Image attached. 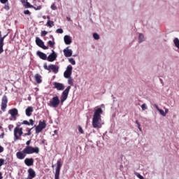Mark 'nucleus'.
I'll return each instance as SVG.
<instances>
[{
	"mask_svg": "<svg viewBox=\"0 0 179 179\" xmlns=\"http://www.w3.org/2000/svg\"><path fill=\"white\" fill-rule=\"evenodd\" d=\"M101 114H103V109L96 108L92 117L93 128H101Z\"/></svg>",
	"mask_w": 179,
	"mask_h": 179,
	"instance_id": "nucleus-1",
	"label": "nucleus"
},
{
	"mask_svg": "<svg viewBox=\"0 0 179 179\" xmlns=\"http://www.w3.org/2000/svg\"><path fill=\"white\" fill-rule=\"evenodd\" d=\"M43 68L46 71H49V72H54L55 73H57L59 71V66L55 64H50L49 66L47 65V63L43 64Z\"/></svg>",
	"mask_w": 179,
	"mask_h": 179,
	"instance_id": "nucleus-2",
	"label": "nucleus"
},
{
	"mask_svg": "<svg viewBox=\"0 0 179 179\" xmlns=\"http://www.w3.org/2000/svg\"><path fill=\"white\" fill-rule=\"evenodd\" d=\"M59 103H61V101H59V97H58V96H56L50 99V101H49V106L50 107H52L53 108H57L58 106H59Z\"/></svg>",
	"mask_w": 179,
	"mask_h": 179,
	"instance_id": "nucleus-3",
	"label": "nucleus"
},
{
	"mask_svg": "<svg viewBox=\"0 0 179 179\" xmlns=\"http://www.w3.org/2000/svg\"><path fill=\"white\" fill-rule=\"evenodd\" d=\"M23 135V128L15 127L14 129V139L15 141H19L20 137Z\"/></svg>",
	"mask_w": 179,
	"mask_h": 179,
	"instance_id": "nucleus-4",
	"label": "nucleus"
},
{
	"mask_svg": "<svg viewBox=\"0 0 179 179\" xmlns=\"http://www.w3.org/2000/svg\"><path fill=\"white\" fill-rule=\"evenodd\" d=\"M69 90H71V86H68L65 90L63 91L60 97V103L64 104L66 99H68V94H69Z\"/></svg>",
	"mask_w": 179,
	"mask_h": 179,
	"instance_id": "nucleus-5",
	"label": "nucleus"
},
{
	"mask_svg": "<svg viewBox=\"0 0 179 179\" xmlns=\"http://www.w3.org/2000/svg\"><path fill=\"white\" fill-rule=\"evenodd\" d=\"M47 127V124L45 123V120L39 121V124L38 126L35 127L36 134H40L43 131V129H45Z\"/></svg>",
	"mask_w": 179,
	"mask_h": 179,
	"instance_id": "nucleus-6",
	"label": "nucleus"
},
{
	"mask_svg": "<svg viewBox=\"0 0 179 179\" xmlns=\"http://www.w3.org/2000/svg\"><path fill=\"white\" fill-rule=\"evenodd\" d=\"M6 107H8V96H6V95H3L1 99V109L3 113L6 111Z\"/></svg>",
	"mask_w": 179,
	"mask_h": 179,
	"instance_id": "nucleus-7",
	"label": "nucleus"
},
{
	"mask_svg": "<svg viewBox=\"0 0 179 179\" xmlns=\"http://www.w3.org/2000/svg\"><path fill=\"white\" fill-rule=\"evenodd\" d=\"M61 167H62V164L61 163V159H59L57 162V168L55 173V179H59V173L61 171Z\"/></svg>",
	"mask_w": 179,
	"mask_h": 179,
	"instance_id": "nucleus-8",
	"label": "nucleus"
},
{
	"mask_svg": "<svg viewBox=\"0 0 179 179\" xmlns=\"http://www.w3.org/2000/svg\"><path fill=\"white\" fill-rule=\"evenodd\" d=\"M36 44L43 50H48V47L45 46L44 42L38 37L36 38Z\"/></svg>",
	"mask_w": 179,
	"mask_h": 179,
	"instance_id": "nucleus-9",
	"label": "nucleus"
},
{
	"mask_svg": "<svg viewBox=\"0 0 179 179\" xmlns=\"http://www.w3.org/2000/svg\"><path fill=\"white\" fill-rule=\"evenodd\" d=\"M72 66L69 65L66 69V71L64 73V78H66V79L71 78V75H72Z\"/></svg>",
	"mask_w": 179,
	"mask_h": 179,
	"instance_id": "nucleus-10",
	"label": "nucleus"
},
{
	"mask_svg": "<svg viewBox=\"0 0 179 179\" xmlns=\"http://www.w3.org/2000/svg\"><path fill=\"white\" fill-rule=\"evenodd\" d=\"M46 59L49 62H54V61L57 59V53H55V51L52 50V53L47 57Z\"/></svg>",
	"mask_w": 179,
	"mask_h": 179,
	"instance_id": "nucleus-11",
	"label": "nucleus"
},
{
	"mask_svg": "<svg viewBox=\"0 0 179 179\" xmlns=\"http://www.w3.org/2000/svg\"><path fill=\"white\" fill-rule=\"evenodd\" d=\"M53 86L55 89H57V90H64L65 89L64 84L60 83L55 82L53 83Z\"/></svg>",
	"mask_w": 179,
	"mask_h": 179,
	"instance_id": "nucleus-12",
	"label": "nucleus"
},
{
	"mask_svg": "<svg viewBox=\"0 0 179 179\" xmlns=\"http://www.w3.org/2000/svg\"><path fill=\"white\" fill-rule=\"evenodd\" d=\"M26 153H24V150L22 151H19L16 153V157L19 160H23L26 157Z\"/></svg>",
	"mask_w": 179,
	"mask_h": 179,
	"instance_id": "nucleus-13",
	"label": "nucleus"
},
{
	"mask_svg": "<svg viewBox=\"0 0 179 179\" xmlns=\"http://www.w3.org/2000/svg\"><path fill=\"white\" fill-rule=\"evenodd\" d=\"M8 113L10 114L12 118H13L14 121H16V116L18 114L17 109L13 108L8 110Z\"/></svg>",
	"mask_w": 179,
	"mask_h": 179,
	"instance_id": "nucleus-14",
	"label": "nucleus"
},
{
	"mask_svg": "<svg viewBox=\"0 0 179 179\" xmlns=\"http://www.w3.org/2000/svg\"><path fill=\"white\" fill-rule=\"evenodd\" d=\"M24 163L28 167H30L34 164V159L33 158H26L24 161Z\"/></svg>",
	"mask_w": 179,
	"mask_h": 179,
	"instance_id": "nucleus-15",
	"label": "nucleus"
},
{
	"mask_svg": "<svg viewBox=\"0 0 179 179\" xmlns=\"http://www.w3.org/2000/svg\"><path fill=\"white\" fill-rule=\"evenodd\" d=\"M64 56L66 58H69V57H72V50L69 49V47H67L66 49L63 50Z\"/></svg>",
	"mask_w": 179,
	"mask_h": 179,
	"instance_id": "nucleus-16",
	"label": "nucleus"
},
{
	"mask_svg": "<svg viewBox=\"0 0 179 179\" xmlns=\"http://www.w3.org/2000/svg\"><path fill=\"white\" fill-rule=\"evenodd\" d=\"M6 37V35H5L3 37H1V31H0V55L3 52V41L5 40V38Z\"/></svg>",
	"mask_w": 179,
	"mask_h": 179,
	"instance_id": "nucleus-17",
	"label": "nucleus"
},
{
	"mask_svg": "<svg viewBox=\"0 0 179 179\" xmlns=\"http://www.w3.org/2000/svg\"><path fill=\"white\" fill-rule=\"evenodd\" d=\"M36 177V171L31 168L28 169V178L33 179Z\"/></svg>",
	"mask_w": 179,
	"mask_h": 179,
	"instance_id": "nucleus-18",
	"label": "nucleus"
},
{
	"mask_svg": "<svg viewBox=\"0 0 179 179\" xmlns=\"http://www.w3.org/2000/svg\"><path fill=\"white\" fill-rule=\"evenodd\" d=\"M34 111V109L33 108V106H29L26 110H25V114L27 117H31V113Z\"/></svg>",
	"mask_w": 179,
	"mask_h": 179,
	"instance_id": "nucleus-19",
	"label": "nucleus"
},
{
	"mask_svg": "<svg viewBox=\"0 0 179 179\" xmlns=\"http://www.w3.org/2000/svg\"><path fill=\"white\" fill-rule=\"evenodd\" d=\"M36 55L41 58V59H43V61H45L47 59V55L43 53V52L38 51L36 52Z\"/></svg>",
	"mask_w": 179,
	"mask_h": 179,
	"instance_id": "nucleus-20",
	"label": "nucleus"
},
{
	"mask_svg": "<svg viewBox=\"0 0 179 179\" xmlns=\"http://www.w3.org/2000/svg\"><path fill=\"white\" fill-rule=\"evenodd\" d=\"M64 40L65 44H66L67 45H69V44L72 43V39L71 38V36L68 35L64 36Z\"/></svg>",
	"mask_w": 179,
	"mask_h": 179,
	"instance_id": "nucleus-21",
	"label": "nucleus"
},
{
	"mask_svg": "<svg viewBox=\"0 0 179 179\" xmlns=\"http://www.w3.org/2000/svg\"><path fill=\"white\" fill-rule=\"evenodd\" d=\"M23 150L25 155H31V146H26V148H24Z\"/></svg>",
	"mask_w": 179,
	"mask_h": 179,
	"instance_id": "nucleus-22",
	"label": "nucleus"
},
{
	"mask_svg": "<svg viewBox=\"0 0 179 179\" xmlns=\"http://www.w3.org/2000/svg\"><path fill=\"white\" fill-rule=\"evenodd\" d=\"M29 121H27V120H24L22 122H18L17 123V127L15 128H20L21 125H29Z\"/></svg>",
	"mask_w": 179,
	"mask_h": 179,
	"instance_id": "nucleus-23",
	"label": "nucleus"
},
{
	"mask_svg": "<svg viewBox=\"0 0 179 179\" xmlns=\"http://www.w3.org/2000/svg\"><path fill=\"white\" fill-rule=\"evenodd\" d=\"M34 78L36 83H41V82H43V80H41V76H40V74L36 73Z\"/></svg>",
	"mask_w": 179,
	"mask_h": 179,
	"instance_id": "nucleus-24",
	"label": "nucleus"
},
{
	"mask_svg": "<svg viewBox=\"0 0 179 179\" xmlns=\"http://www.w3.org/2000/svg\"><path fill=\"white\" fill-rule=\"evenodd\" d=\"M33 153L38 155V153H40V148H38V147H31V155H33Z\"/></svg>",
	"mask_w": 179,
	"mask_h": 179,
	"instance_id": "nucleus-25",
	"label": "nucleus"
},
{
	"mask_svg": "<svg viewBox=\"0 0 179 179\" xmlns=\"http://www.w3.org/2000/svg\"><path fill=\"white\" fill-rule=\"evenodd\" d=\"M34 127L32 128H29L27 127L26 129L27 133L24 134V136H30V135H31V129H33Z\"/></svg>",
	"mask_w": 179,
	"mask_h": 179,
	"instance_id": "nucleus-26",
	"label": "nucleus"
},
{
	"mask_svg": "<svg viewBox=\"0 0 179 179\" xmlns=\"http://www.w3.org/2000/svg\"><path fill=\"white\" fill-rule=\"evenodd\" d=\"M48 44L50 47V48H54V47H55V42L54 41H49L48 42Z\"/></svg>",
	"mask_w": 179,
	"mask_h": 179,
	"instance_id": "nucleus-27",
	"label": "nucleus"
},
{
	"mask_svg": "<svg viewBox=\"0 0 179 179\" xmlns=\"http://www.w3.org/2000/svg\"><path fill=\"white\" fill-rule=\"evenodd\" d=\"M46 26H48V27H52V26H54V21H51V20H48L47 23H46Z\"/></svg>",
	"mask_w": 179,
	"mask_h": 179,
	"instance_id": "nucleus-28",
	"label": "nucleus"
},
{
	"mask_svg": "<svg viewBox=\"0 0 179 179\" xmlns=\"http://www.w3.org/2000/svg\"><path fill=\"white\" fill-rule=\"evenodd\" d=\"M143 40H145V36H143V34H140L138 36V43H142Z\"/></svg>",
	"mask_w": 179,
	"mask_h": 179,
	"instance_id": "nucleus-29",
	"label": "nucleus"
},
{
	"mask_svg": "<svg viewBox=\"0 0 179 179\" xmlns=\"http://www.w3.org/2000/svg\"><path fill=\"white\" fill-rule=\"evenodd\" d=\"M173 43L176 45V47H177V48L179 49V40L178 38H176L174 40H173Z\"/></svg>",
	"mask_w": 179,
	"mask_h": 179,
	"instance_id": "nucleus-30",
	"label": "nucleus"
},
{
	"mask_svg": "<svg viewBox=\"0 0 179 179\" xmlns=\"http://www.w3.org/2000/svg\"><path fill=\"white\" fill-rule=\"evenodd\" d=\"M69 62H70L71 65H76V62L75 61V59H73V58L69 59Z\"/></svg>",
	"mask_w": 179,
	"mask_h": 179,
	"instance_id": "nucleus-31",
	"label": "nucleus"
},
{
	"mask_svg": "<svg viewBox=\"0 0 179 179\" xmlns=\"http://www.w3.org/2000/svg\"><path fill=\"white\" fill-rule=\"evenodd\" d=\"M93 37L95 40H99L100 39V36L97 33H94L93 34Z\"/></svg>",
	"mask_w": 179,
	"mask_h": 179,
	"instance_id": "nucleus-32",
	"label": "nucleus"
},
{
	"mask_svg": "<svg viewBox=\"0 0 179 179\" xmlns=\"http://www.w3.org/2000/svg\"><path fill=\"white\" fill-rule=\"evenodd\" d=\"M47 34H48V31H42L41 36V37H45V36H47Z\"/></svg>",
	"mask_w": 179,
	"mask_h": 179,
	"instance_id": "nucleus-33",
	"label": "nucleus"
},
{
	"mask_svg": "<svg viewBox=\"0 0 179 179\" xmlns=\"http://www.w3.org/2000/svg\"><path fill=\"white\" fill-rule=\"evenodd\" d=\"M158 111L161 114V115H162L163 117H166V113L164 112V110L160 109Z\"/></svg>",
	"mask_w": 179,
	"mask_h": 179,
	"instance_id": "nucleus-34",
	"label": "nucleus"
},
{
	"mask_svg": "<svg viewBox=\"0 0 179 179\" xmlns=\"http://www.w3.org/2000/svg\"><path fill=\"white\" fill-rule=\"evenodd\" d=\"M141 108L143 111H145V110H148V106H146V103H143V105H141Z\"/></svg>",
	"mask_w": 179,
	"mask_h": 179,
	"instance_id": "nucleus-35",
	"label": "nucleus"
},
{
	"mask_svg": "<svg viewBox=\"0 0 179 179\" xmlns=\"http://www.w3.org/2000/svg\"><path fill=\"white\" fill-rule=\"evenodd\" d=\"M136 124L139 131H142V128H141V123H139V121L136 120Z\"/></svg>",
	"mask_w": 179,
	"mask_h": 179,
	"instance_id": "nucleus-36",
	"label": "nucleus"
},
{
	"mask_svg": "<svg viewBox=\"0 0 179 179\" xmlns=\"http://www.w3.org/2000/svg\"><path fill=\"white\" fill-rule=\"evenodd\" d=\"M56 33H58V34H62V33H64V29H57V30H56Z\"/></svg>",
	"mask_w": 179,
	"mask_h": 179,
	"instance_id": "nucleus-37",
	"label": "nucleus"
},
{
	"mask_svg": "<svg viewBox=\"0 0 179 179\" xmlns=\"http://www.w3.org/2000/svg\"><path fill=\"white\" fill-rule=\"evenodd\" d=\"M69 85H71V86H73V80L72 78H69L68 80Z\"/></svg>",
	"mask_w": 179,
	"mask_h": 179,
	"instance_id": "nucleus-38",
	"label": "nucleus"
},
{
	"mask_svg": "<svg viewBox=\"0 0 179 179\" xmlns=\"http://www.w3.org/2000/svg\"><path fill=\"white\" fill-rule=\"evenodd\" d=\"M34 9H35V10H41V6H33L32 7Z\"/></svg>",
	"mask_w": 179,
	"mask_h": 179,
	"instance_id": "nucleus-39",
	"label": "nucleus"
},
{
	"mask_svg": "<svg viewBox=\"0 0 179 179\" xmlns=\"http://www.w3.org/2000/svg\"><path fill=\"white\" fill-rule=\"evenodd\" d=\"M78 129L80 134H85V131H83V129H82V127L78 126Z\"/></svg>",
	"mask_w": 179,
	"mask_h": 179,
	"instance_id": "nucleus-40",
	"label": "nucleus"
},
{
	"mask_svg": "<svg viewBox=\"0 0 179 179\" xmlns=\"http://www.w3.org/2000/svg\"><path fill=\"white\" fill-rule=\"evenodd\" d=\"M5 164V159L1 158L0 159V167H1V166H3Z\"/></svg>",
	"mask_w": 179,
	"mask_h": 179,
	"instance_id": "nucleus-41",
	"label": "nucleus"
},
{
	"mask_svg": "<svg viewBox=\"0 0 179 179\" xmlns=\"http://www.w3.org/2000/svg\"><path fill=\"white\" fill-rule=\"evenodd\" d=\"M136 177H138V178L145 179V178H143V176H142V175H141V173H136Z\"/></svg>",
	"mask_w": 179,
	"mask_h": 179,
	"instance_id": "nucleus-42",
	"label": "nucleus"
},
{
	"mask_svg": "<svg viewBox=\"0 0 179 179\" xmlns=\"http://www.w3.org/2000/svg\"><path fill=\"white\" fill-rule=\"evenodd\" d=\"M25 6L26 8H33L34 6H32L31 4H30V3L27 1Z\"/></svg>",
	"mask_w": 179,
	"mask_h": 179,
	"instance_id": "nucleus-43",
	"label": "nucleus"
},
{
	"mask_svg": "<svg viewBox=\"0 0 179 179\" xmlns=\"http://www.w3.org/2000/svg\"><path fill=\"white\" fill-rule=\"evenodd\" d=\"M29 124H27V125H34V120H33V119H30L29 122Z\"/></svg>",
	"mask_w": 179,
	"mask_h": 179,
	"instance_id": "nucleus-44",
	"label": "nucleus"
},
{
	"mask_svg": "<svg viewBox=\"0 0 179 179\" xmlns=\"http://www.w3.org/2000/svg\"><path fill=\"white\" fill-rule=\"evenodd\" d=\"M24 15H31V13L29 10H26L24 11Z\"/></svg>",
	"mask_w": 179,
	"mask_h": 179,
	"instance_id": "nucleus-45",
	"label": "nucleus"
},
{
	"mask_svg": "<svg viewBox=\"0 0 179 179\" xmlns=\"http://www.w3.org/2000/svg\"><path fill=\"white\" fill-rule=\"evenodd\" d=\"M51 9H52V10H56L57 9V6H55V4H52L51 6Z\"/></svg>",
	"mask_w": 179,
	"mask_h": 179,
	"instance_id": "nucleus-46",
	"label": "nucleus"
},
{
	"mask_svg": "<svg viewBox=\"0 0 179 179\" xmlns=\"http://www.w3.org/2000/svg\"><path fill=\"white\" fill-rule=\"evenodd\" d=\"M13 128H14L13 124H9V125H8V129H9V131H12V129H13Z\"/></svg>",
	"mask_w": 179,
	"mask_h": 179,
	"instance_id": "nucleus-47",
	"label": "nucleus"
},
{
	"mask_svg": "<svg viewBox=\"0 0 179 179\" xmlns=\"http://www.w3.org/2000/svg\"><path fill=\"white\" fill-rule=\"evenodd\" d=\"M4 9H6V10H9L10 9L9 4H6L4 6Z\"/></svg>",
	"mask_w": 179,
	"mask_h": 179,
	"instance_id": "nucleus-48",
	"label": "nucleus"
},
{
	"mask_svg": "<svg viewBox=\"0 0 179 179\" xmlns=\"http://www.w3.org/2000/svg\"><path fill=\"white\" fill-rule=\"evenodd\" d=\"M31 140H29V141H27L26 142V145H27V146H30V143H31Z\"/></svg>",
	"mask_w": 179,
	"mask_h": 179,
	"instance_id": "nucleus-49",
	"label": "nucleus"
},
{
	"mask_svg": "<svg viewBox=\"0 0 179 179\" xmlns=\"http://www.w3.org/2000/svg\"><path fill=\"white\" fill-rule=\"evenodd\" d=\"M3 150H4L3 147H2V146L0 145V153H2V152H3Z\"/></svg>",
	"mask_w": 179,
	"mask_h": 179,
	"instance_id": "nucleus-50",
	"label": "nucleus"
},
{
	"mask_svg": "<svg viewBox=\"0 0 179 179\" xmlns=\"http://www.w3.org/2000/svg\"><path fill=\"white\" fill-rule=\"evenodd\" d=\"M1 3H6L8 2V0H0Z\"/></svg>",
	"mask_w": 179,
	"mask_h": 179,
	"instance_id": "nucleus-51",
	"label": "nucleus"
},
{
	"mask_svg": "<svg viewBox=\"0 0 179 179\" xmlns=\"http://www.w3.org/2000/svg\"><path fill=\"white\" fill-rule=\"evenodd\" d=\"M154 107H155V108L157 110V111H159V110H160V108H159V106H157V104H155Z\"/></svg>",
	"mask_w": 179,
	"mask_h": 179,
	"instance_id": "nucleus-52",
	"label": "nucleus"
},
{
	"mask_svg": "<svg viewBox=\"0 0 179 179\" xmlns=\"http://www.w3.org/2000/svg\"><path fill=\"white\" fill-rule=\"evenodd\" d=\"M54 134H55V135H58V130H55V131H54Z\"/></svg>",
	"mask_w": 179,
	"mask_h": 179,
	"instance_id": "nucleus-53",
	"label": "nucleus"
},
{
	"mask_svg": "<svg viewBox=\"0 0 179 179\" xmlns=\"http://www.w3.org/2000/svg\"><path fill=\"white\" fill-rule=\"evenodd\" d=\"M164 113H166V115L169 113V109L165 108V112Z\"/></svg>",
	"mask_w": 179,
	"mask_h": 179,
	"instance_id": "nucleus-54",
	"label": "nucleus"
},
{
	"mask_svg": "<svg viewBox=\"0 0 179 179\" xmlns=\"http://www.w3.org/2000/svg\"><path fill=\"white\" fill-rule=\"evenodd\" d=\"M2 178H3V177L2 176V173L0 172V179H2Z\"/></svg>",
	"mask_w": 179,
	"mask_h": 179,
	"instance_id": "nucleus-55",
	"label": "nucleus"
},
{
	"mask_svg": "<svg viewBox=\"0 0 179 179\" xmlns=\"http://www.w3.org/2000/svg\"><path fill=\"white\" fill-rule=\"evenodd\" d=\"M66 19H67V20H68L69 22H71V17H66Z\"/></svg>",
	"mask_w": 179,
	"mask_h": 179,
	"instance_id": "nucleus-56",
	"label": "nucleus"
},
{
	"mask_svg": "<svg viewBox=\"0 0 179 179\" xmlns=\"http://www.w3.org/2000/svg\"><path fill=\"white\" fill-rule=\"evenodd\" d=\"M0 129H2V124H0Z\"/></svg>",
	"mask_w": 179,
	"mask_h": 179,
	"instance_id": "nucleus-57",
	"label": "nucleus"
},
{
	"mask_svg": "<svg viewBox=\"0 0 179 179\" xmlns=\"http://www.w3.org/2000/svg\"><path fill=\"white\" fill-rule=\"evenodd\" d=\"M47 19L50 20V16H47Z\"/></svg>",
	"mask_w": 179,
	"mask_h": 179,
	"instance_id": "nucleus-58",
	"label": "nucleus"
},
{
	"mask_svg": "<svg viewBox=\"0 0 179 179\" xmlns=\"http://www.w3.org/2000/svg\"><path fill=\"white\" fill-rule=\"evenodd\" d=\"M25 1H26V2H27L28 0H25Z\"/></svg>",
	"mask_w": 179,
	"mask_h": 179,
	"instance_id": "nucleus-59",
	"label": "nucleus"
},
{
	"mask_svg": "<svg viewBox=\"0 0 179 179\" xmlns=\"http://www.w3.org/2000/svg\"><path fill=\"white\" fill-rule=\"evenodd\" d=\"M0 138H1V136H0Z\"/></svg>",
	"mask_w": 179,
	"mask_h": 179,
	"instance_id": "nucleus-60",
	"label": "nucleus"
}]
</instances>
